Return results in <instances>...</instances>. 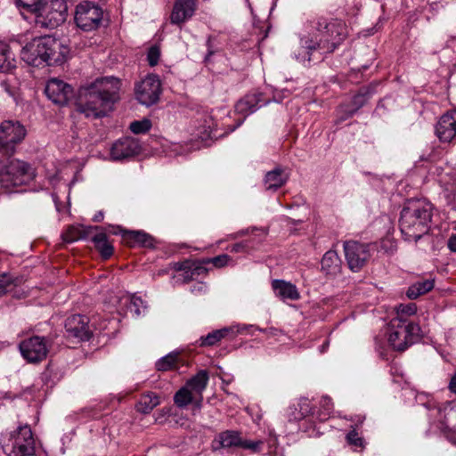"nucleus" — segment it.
Wrapping results in <instances>:
<instances>
[{
	"instance_id": "nucleus-1",
	"label": "nucleus",
	"mask_w": 456,
	"mask_h": 456,
	"mask_svg": "<svg viewBox=\"0 0 456 456\" xmlns=\"http://www.w3.org/2000/svg\"><path fill=\"white\" fill-rule=\"evenodd\" d=\"M119 89L120 81L114 77L97 78L79 88L77 109L87 118L106 116L118 100Z\"/></svg>"
},
{
	"instance_id": "nucleus-2",
	"label": "nucleus",
	"mask_w": 456,
	"mask_h": 456,
	"mask_svg": "<svg viewBox=\"0 0 456 456\" xmlns=\"http://www.w3.org/2000/svg\"><path fill=\"white\" fill-rule=\"evenodd\" d=\"M308 35L300 38L301 48L295 59L298 61H310L314 51L332 53L346 37L347 29L339 20L328 22L320 18L310 22Z\"/></svg>"
},
{
	"instance_id": "nucleus-3",
	"label": "nucleus",
	"mask_w": 456,
	"mask_h": 456,
	"mask_svg": "<svg viewBox=\"0 0 456 456\" xmlns=\"http://www.w3.org/2000/svg\"><path fill=\"white\" fill-rule=\"evenodd\" d=\"M423 331L418 323L406 318L395 317L376 337V348L381 357L387 356L386 344L394 350L404 351L416 343Z\"/></svg>"
},
{
	"instance_id": "nucleus-4",
	"label": "nucleus",
	"mask_w": 456,
	"mask_h": 456,
	"mask_svg": "<svg viewBox=\"0 0 456 456\" xmlns=\"http://www.w3.org/2000/svg\"><path fill=\"white\" fill-rule=\"evenodd\" d=\"M68 50L52 37H36L26 44L20 51V58L34 67L61 64Z\"/></svg>"
},
{
	"instance_id": "nucleus-5",
	"label": "nucleus",
	"mask_w": 456,
	"mask_h": 456,
	"mask_svg": "<svg viewBox=\"0 0 456 456\" xmlns=\"http://www.w3.org/2000/svg\"><path fill=\"white\" fill-rule=\"evenodd\" d=\"M432 205L425 200L409 202L402 210L400 230L404 239L417 241L429 230Z\"/></svg>"
},
{
	"instance_id": "nucleus-6",
	"label": "nucleus",
	"mask_w": 456,
	"mask_h": 456,
	"mask_svg": "<svg viewBox=\"0 0 456 456\" xmlns=\"http://www.w3.org/2000/svg\"><path fill=\"white\" fill-rule=\"evenodd\" d=\"M1 447L7 456H32L35 453V439L28 425L20 426L13 432L2 434Z\"/></svg>"
},
{
	"instance_id": "nucleus-7",
	"label": "nucleus",
	"mask_w": 456,
	"mask_h": 456,
	"mask_svg": "<svg viewBox=\"0 0 456 456\" xmlns=\"http://www.w3.org/2000/svg\"><path fill=\"white\" fill-rule=\"evenodd\" d=\"M35 175V170L28 163L13 159L0 168V186L12 191L13 188L33 180Z\"/></svg>"
},
{
	"instance_id": "nucleus-8",
	"label": "nucleus",
	"mask_w": 456,
	"mask_h": 456,
	"mask_svg": "<svg viewBox=\"0 0 456 456\" xmlns=\"http://www.w3.org/2000/svg\"><path fill=\"white\" fill-rule=\"evenodd\" d=\"M67 12L65 0H44L35 13V24L42 28H55L66 20Z\"/></svg>"
},
{
	"instance_id": "nucleus-9",
	"label": "nucleus",
	"mask_w": 456,
	"mask_h": 456,
	"mask_svg": "<svg viewBox=\"0 0 456 456\" xmlns=\"http://www.w3.org/2000/svg\"><path fill=\"white\" fill-rule=\"evenodd\" d=\"M27 131L19 121L5 120L0 125V163L15 152V145L26 136Z\"/></svg>"
},
{
	"instance_id": "nucleus-10",
	"label": "nucleus",
	"mask_w": 456,
	"mask_h": 456,
	"mask_svg": "<svg viewBox=\"0 0 456 456\" xmlns=\"http://www.w3.org/2000/svg\"><path fill=\"white\" fill-rule=\"evenodd\" d=\"M161 92V82L159 76L155 74H148L134 86L136 100L147 107L159 102Z\"/></svg>"
},
{
	"instance_id": "nucleus-11",
	"label": "nucleus",
	"mask_w": 456,
	"mask_h": 456,
	"mask_svg": "<svg viewBox=\"0 0 456 456\" xmlns=\"http://www.w3.org/2000/svg\"><path fill=\"white\" fill-rule=\"evenodd\" d=\"M103 11L97 4L85 1L77 5L75 21L81 29L91 31L100 26Z\"/></svg>"
},
{
	"instance_id": "nucleus-12",
	"label": "nucleus",
	"mask_w": 456,
	"mask_h": 456,
	"mask_svg": "<svg viewBox=\"0 0 456 456\" xmlns=\"http://www.w3.org/2000/svg\"><path fill=\"white\" fill-rule=\"evenodd\" d=\"M50 346L51 342L47 338L33 336L22 340L19 345V349L28 362L37 363L46 358Z\"/></svg>"
},
{
	"instance_id": "nucleus-13",
	"label": "nucleus",
	"mask_w": 456,
	"mask_h": 456,
	"mask_svg": "<svg viewBox=\"0 0 456 456\" xmlns=\"http://www.w3.org/2000/svg\"><path fill=\"white\" fill-rule=\"evenodd\" d=\"M344 251L348 267L353 272H359L370 256L368 245L354 240L346 241Z\"/></svg>"
},
{
	"instance_id": "nucleus-14",
	"label": "nucleus",
	"mask_w": 456,
	"mask_h": 456,
	"mask_svg": "<svg viewBox=\"0 0 456 456\" xmlns=\"http://www.w3.org/2000/svg\"><path fill=\"white\" fill-rule=\"evenodd\" d=\"M45 92L48 99L58 105H66L75 95L73 87L58 78L49 79Z\"/></svg>"
},
{
	"instance_id": "nucleus-15",
	"label": "nucleus",
	"mask_w": 456,
	"mask_h": 456,
	"mask_svg": "<svg viewBox=\"0 0 456 456\" xmlns=\"http://www.w3.org/2000/svg\"><path fill=\"white\" fill-rule=\"evenodd\" d=\"M209 379L208 372L201 370L191 377L175 395L173 399H195L200 396Z\"/></svg>"
},
{
	"instance_id": "nucleus-16",
	"label": "nucleus",
	"mask_w": 456,
	"mask_h": 456,
	"mask_svg": "<svg viewBox=\"0 0 456 456\" xmlns=\"http://www.w3.org/2000/svg\"><path fill=\"white\" fill-rule=\"evenodd\" d=\"M142 150L139 141L133 137H123L116 141L110 148V158L114 161L129 159L140 153Z\"/></svg>"
},
{
	"instance_id": "nucleus-17",
	"label": "nucleus",
	"mask_w": 456,
	"mask_h": 456,
	"mask_svg": "<svg viewBox=\"0 0 456 456\" xmlns=\"http://www.w3.org/2000/svg\"><path fill=\"white\" fill-rule=\"evenodd\" d=\"M252 330H258L260 332H267V330H264L254 325H236L232 327H225L209 332L207 336H202L198 343L200 346H214L222 338L228 336L230 333H232V335L243 333L245 331L252 333Z\"/></svg>"
},
{
	"instance_id": "nucleus-18",
	"label": "nucleus",
	"mask_w": 456,
	"mask_h": 456,
	"mask_svg": "<svg viewBox=\"0 0 456 456\" xmlns=\"http://www.w3.org/2000/svg\"><path fill=\"white\" fill-rule=\"evenodd\" d=\"M89 319L86 315L73 314L65 321V330L69 338H77L78 341H86L92 336L89 326Z\"/></svg>"
},
{
	"instance_id": "nucleus-19",
	"label": "nucleus",
	"mask_w": 456,
	"mask_h": 456,
	"mask_svg": "<svg viewBox=\"0 0 456 456\" xmlns=\"http://www.w3.org/2000/svg\"><path fill=\"white\" fill-rule=\"evenodd\" d=\"M113 234H120L126 244L129 247L142 246L150 248L153 246V239L142 231H126L120 226H112Z\"/></svg>"
},
{
	"instance_id": "nucleus-20",
	"label": "nucleus",
	"mask_w": 456,
	"mask_h": 456,
	"mask_svg": "<svg viewBox=\"0 0 456 456\" xmlns=\"http://www.w3.org/2000/svg\"><path fill=\"white\" fill-rule=\"evenodd\" d=\"M436 134L444 142L456 139V110L447 112L440 118L436 126Z\"/></svg>"
},
{
	"instance_id": "nucleus-21",
	"label": "nucleus",
	"mask_w": 456,
	"mask_h": 456,
	"mask_svg": "<svg viewBox=\"0 0 456 456\" xmlns=\"http://www.w3.org/2000/svg\"><path fill=\"white\" fill-rule=\"evenodd\" d=\"M196 0H175L170 15L172 24L181 25L190 20L196 11Z\"/></svg>"
},
{
	"instance_id": "nucleus-22",
	"label": "nucleus",
	"mask_w": 456,
	"mask_h": 456,
	"mask_svg": "<svg viewBox=\"0 0 456 456\" xmlns=\"http://www.w3.org/2000/svg\"><path fill=\"white\" fill-rule=\"evenodd\" d=\"M119 308L124 314H131L132 317L143 315L147 309L146 303L135 295H124L119 299Z\"/></svg>"
},
{
	"instance_id": "nucleus-23",
	"label": "nucleus",
	"mask_w": 456,
	"mask_h": 456,
	"mask_svg": "<svg viewBox=\"0 0 456 456\" xmlns=\"http://www.w3.org/2000/svg\"><path fill=\"white\" fill-rule=\"evenodd\" d=\"M262 94H248L240 100L235 105V110L242 115H249L264 105H266L269 101L263 102L261 100Z\"/></svg>"
},
{
	"instance_id": "nucleus-24",
	"label": "nucleus",
	"mask_w": 456,
	"mask_h": 456,
	"mask_svg": "<svg viewBox=\"0 0 456 456\" xmlns=\"http://www.w3.org/2000/svg\"><path fill=\"white\" fill-rule=\"evenodd\" d=\"M272 288L274 294L283 301H296L300 298V293L297 288L289 281H286L284 280H273L272 281Z\"/></svg>"
},
{
	"instance_id": "nucleus-25",
	"label": "nucleus",
	"mask_w": 456,
	"mask_h": 456,
	"mask_svg": "<svg viewBox=\"0 0 456 456\" xmlns=\"http://www.w3.org/2000/svg\"><path fill=\"white\" fill-rule=\"evenodd\" d=\"M368 99V93L360 91L357 94H355L353 97L351 102L352 106L341 105L339 107V119L346 120L352 117L360 108H362L367 102Z\"/></svg>"
},
{
	"instance_id": "nucleus-26",
	"label": "nucleus",
	"mask_w": 456,
	"mask_h": 456,
	"mask_svg": "<svg viewBox=\"0 0 456 456\" xmlns=\"http://www.w3.org/2000/svg\"><path fill=\"white\" fill-rule=\"evenodd\" d=\"M341 260L335 250L327 251L322 259V270L327 275H336L340 272Z\"/></svg>"
},
{
	"instance_id": "nucleus-27",
	"label": "nucleus",
	"mask_w": 456,
	"mask_h": 456,
	"mask_svg": "<svg viewBox=\"0 0 456 456\" xmlns=\"http://www.w3.org/2000/svg\"><path fill=\"white\" fill-rule=\"evenodd\" d=\"M241 438L238 432L227 430L218 435L217 438L214 441L213 447L216 450L219 447L231 448L240 447Z\"/></svg>"
},
{
	"instance_id": "nucleus-28",
	"label": "nucleus",
	"mask_w": 456,
	"mask_h": 456,
	"mask_svg": "<svg viewBox=\"0 0 456 456\" xmlns=\"http://www.w3.org/2000/svg\"><path fill=\"white\" fill-rule=\"evenodd\" d=\"M288 180V175L281 168H275L265 175V184L267 190L276 191L283 186Z\"/></svg>"
},
{
	"instance_id": "nucleus-29",
	"label": "nucleus",
	"mask_w": 456,
	"mask_h": 456,
	"mask_svg": "<svg viewBox=\"0 0 456 456\" xmlns=\"http://www.w3.org/2000/svg\"><path fill=\"white\" fill-rule=\"evenodd\" d=\"M16 68V61L12 57L9 45L0 41V72L8 73Z\"/></svg>"
},
{
	"instance_id": "nucleus-30",
	"label": "nucleus",
	"mask_w": 456,
	"mask_h": 456,
	"mask_svg": "<svg viewBox=\"0 0 456 456\" xmlns=\"http://www.w3.org/2000/svg\"><path fill=\"white\" fill-rule=\"evenodd\" d=\"M95 248L100 252L101 256L107 259L113 254V246L109 242L107 235L104 232L95 234L92 239Z\"/></svg>"
},
{
	"instance_id": "nucleus-31",
	"label": "nucleus",
	"mask_w": 456,
	"mask_h": 456,
	"mask_svg": "<svg viewBox=\"0 0 456 456\" xmlns=\"http://www.w3.org/2000/svg\"><path fill=\"white\" fill-rule=\"evenodd\" d=\"M434 288L433 280L419 281L412 284L407 290L409 298H417L419 296L430 291Z\"/></svg>"
},
{
	"instance_id": "nucleus-32",
	"label": "nucleus",
	"mask_w": 456,
	"mask_h": 456,
	"mask_svg": "<svg viewBox=\"0 0 456 456\" xmlns=\"http://www.w3.org/2000/svg\"><path fill=\"white\" fill-rule=\"evenodd\" d=\"M178 358L179 352L173 351L157 361L156 369L159 371H167L175 369L176 367Z\"/></svg>"
},
{
	"instance_id": "nucleus-33",
	"label": "nucleus",
	"mask_w": 456,
	"mask_h": 456,
	"mask_svg": "<svg viewBox=\"0 0 456 456\" xmlns=\"http://www.w3.org/2000/svg\"><path fill=\"white\" fill-rule=\"evenodd\" d=\"M44 0H14L16 6L20 10L36 13Z\"/></svg>"
},
{
	"instance_id": "nucleus-34",
	"label": "nucleus",
	"mask_w": 456,
	"mask_h": 456,
	"mask_svg": "<svg viewBox=\"0 0 456 456\" xmlns=\"http://www.w3.org/2000/svg\"><path fill=\"white\" fill-rule=\"evenodd\" d=\"M151 127V123L149 119L135 120L130 124V130L135 134H144Z\"/></svg>"
},
{
	"instance_id": "nucleus-35",
	"label": "nucleus",
	"mask_w": 456,
	"mask_h": 456,
	"mask_svg": "<svg viewBox=\"0 0 456 456\" xmlns=\"http://www.w3.org/2000/svg\"><path fill=\"white\" fill-rule=\"evenodd\" d=\"M62 237L66 242L70 243V242H73V241L82 239L83 234L79 228L75 227V226H70L67 230V232L62 235Z\"/></svg>"
},
{
	"instance_id": "nucleus-36",
	"label": "nucleus",
	"mask_w": 456,
	"mask_h": 456,
	"mask_svg": "<svg viewBox=\"0 0 456 456\" xmlns=\"http://www.w3.org/2000/svg\"><path fill=\"white\" fill-rule=\"evenodd\" d=\"M416 311H417V307H416V305L413 303H410V304H406V305L401 304L396 307V314H397L396 317L405 318L404 316L412 315L416 313Z\"/></svg>"
},
{
	"instance_id": "nucleus-37",
	"label": "nucleus",
	"mask_w": 456,
	"mask_h": 456,
	"mask_svg": "<svg viewBox=\"0 0 456 456\" xmlns=\"http://www.w3.org/2000/svg\"><path fill=\"white\" fill-rule=\"evenodd\" d=\"M160 57L159 48L156 45L150 47L147 53V61L150 66L153 67L158 64Z\"/></svg>"
},
{
	"instance_id": "nucleus-38",
	"label": "nucleus",
	"mask_w": 456,
	"mask_h": 456,
	"mask_svg": "<svg viewBox=\"0 0 456 456\" xmlns=\"http://www.w3.org/2000/svg\"><path fill=\"white\" fill-rule=\"evenodd\" d=\"M159 403H154V401H139L135 408L138 411L142 413H149L154 407H156Z\"/></svg>"
},
{
	"instance_id": "nucleus-39",
	"label": "nucleus",
	"mask_w": 456,
	"mask_h": 456,
	"mask_svg": "<svg viewBox=\"0 0 456 456\" xmlns=\"http://www.w3.org/2000/svg\"><path fill=\"white\" fill-rule=\"evenodd\" d=\"M230 260H232V258L228 255L224 254L209 259L208 262H211L216 267H223L225 266Z\"/></svg>"
},
{
	"instance_id": "nucleus-40",
	"label": "nucleus",
	"mask_w": 456,
	"mask_h": 456,
	"mask_svg": "<svg viewBox=\"0 0 456 456\" xmlns=\"http://www.w3.org/2000/svg\"><path fill=\"white\" fill-rule=\"evenodd\" d=\"M175 269L177 271H183L184 281H189L190 271H191V263L190 262L177 263L175 265Z\"/></svg>"
},
{
	"instance_id": "nucleus-41",
	"label": "nucleus",
	"mask_w": 456,
	"mask_h": 456,
	"mask_svg": "<svg viewBox=\"0 0 456 456\" xmlns=\"http://www.w3.org/2000/svg\"><path fill=\"white\" fill-rule=\"evenodd\" d=\"M12 283V278L6 273L0 274V290L6 289Z\"/></svg>"
},
{
	"instance_id": "nucleus-42",
	"label": "nucleus",
	"mask_w": 456,
	"mask_h": 456,
	"mask_svg": "<svg viewBox=\"0 0 456 456\" xmlns=\"http://www.w3.org/2000/svg\"><path fill=\"white\" fill-rule=\"evenodd\" d=\"M191 291L194 294H203L207 291V285L204 282H196L191 287Z\"/></svg>"
},
{
	"instance_id": "nucleus-43",
	"label": "nucleus",
	"mask_w": 456,
	"mask_h": 456,
	"mask_svg": "<svg viewBox=\"0 0 456 456\" xmlns=\"http://www.w3.org/2000/svg\"><path fill=\"white\" fill-rule=\"evenodd\" d=\"M347 441L354 445L361 446L362 444V438L358 437L355 432H351L347 435Z\"/></svg>"
},
{
	"instance_id": "nucleus-44",
	"label": "nucleus",
	"mask_w": 456,
	"mask_h": 456,
	"mask_svg": "<svg viewBox=\"0 0 456 456\" xmlns=\"http://www.w3.org/2000/svg\"><path fill=\"white\" fill-rule=\"evenodd\" d=\"M205 272V268L203 266H200V265H197V266H192L191 265V271H190V277H189V281L190 280H192L194 275H200L201 273H203Z\"/></svg>"
},
{
	"instance_id": "nucleus-45",
	"label": "nucleus",
	"mask_w": 456,
	"mask_h": 456,
	"mask_svg": "<svg viewBox=\"0 0 456 456\" xmlns=\"http://www.w3.org/2000/svg\"><path fill=\"white\" fill-rule=\"evenodd\" d=\"M248 249V244L247 242H239L232 246L231 251L232 252H244Z\"/></svg>"
},
{
	"instance_id": "nucleus-46",
	"label": "nucleus",
	"mask_w": 456,
	"mask_h": 456,
	"mask_svg": "<svg viewBox=\"0 0 456 456\" xmlns=\"http://www.w3.org/2000/svg\"><path fill=\"white\" fill-rule=\"evenodd\" d=\"M259 444H260L259 442L243 441L241 439V444H240V447L256 450Z\"/></svg>"
},
{
	"instance_id": "nucleus-47",
	"label": "nucleus",
	"mask_w": 456,
	"mask_h": 456,
	"mask_svg": "<svg viewBox=\"0 0 456 456\" xmlns=\"http://www.w3.org/2000/svg\"><path fill=\"white\" fill-rule=\"evenodd\" d=\"M448 389L451 393L456 395V372L450 379Z\"/></svg>"
},
{
	"instance_id": "nucleus-48",
	"label": "nucleus",
	"mask_w": 456,
	"mask_h": 456,
	"mask_svg": "<svg viewBox=\"0 0 456 456\" xmlns=\"http://www.w3.org/2000/svg\"><path fill=\"white\" fill-rule=\"evenodd\" d=\"M448 248L452 251L456 252V234H452L448 240Z\"/></svg>"
},
{
	"instance_id": "nucleus-49",
	"label": "nucleus",
	"mask_w": 456,
	"mask_h": 456,
	"mask_svg": "<svg viewBox=\"0 0 456 456\" xmlns=\"http://www.w3.org/2000/svg\"><path fill=\"white\" fill-rule=\"evenodd\" d=\"M175 402L176 403L178 408L183 409V408L187 407V405L190 403H192L193 401H183V400H181V401H175Z\"/></svg>"
},
{
	"instance_id": "nucleus-50",
	"label": "nucleus",
	"mask_w": 456,
	"mask_h": 456,
	"mask_svg": "<svg viewBox=\"0 0 456 456\" xmlns=\"http://www.w3.org/2000/svg\"><path fill=\"white\" fill-rule=\"evenodd\" d=\"M103 219V213L102 211L94 215L93 220L94 222H101Z\"/></svg>"
},
{
	"instance_id": "nucleus-51",
	"label": "nucleus",
	"mask_w": 456,
	"mask_h": 456,
	"mask_svg": "<svg viewBox=\"0 0 456 456\" xmlns=\"http://www.w3.org/2000/svg\"><path fill=\"white\" fill-rule=\"evenodd\" d=\"M149 397L150 400H152V399H159V397L154 394H151V395H147Z\"/></svg>"
},
{
	"instance_id": "nucleus-52",
	"label": "nucleus",
	"mask_w": 456,
	"mask_h": 456,
	"mask_svg": "<svg viewBox=\"0 0 456 456\" xmlns=\"http://www.w3.org/2000/svg\"><path fill=\"white\" fill-rule=\"evenodd\" d=\"M328 345H329V342H328V341H326V342L322 346V347H321V352H324V351H325V349H326V347L328 346Z\"/></svg>"
},
{
	"instance_id": "nucleus-53",
	"label": "nucleus",
	"mask_w": 456,
	"mask_h": 456,
	"mask_svg": "<svg viewBox=\"0 0 456 456\" xmlns=\"http://www.w3.org/2000/svg\"><path fill=\"white\" fill-rule=\"evenodd\" d=\"M246 2H247V4H248V8H249L250 10H252V7H251V4H250L249 1H248V0H246Z\"/></svg>"
},
{
	"instance_id": "nucleus-54",
	"label": "nucleus",
	"mask_w": 456,
	"mask_h": 456,
	"mask_svg": "<svg viewBox=\"0 0 456 456\" xmlns=\"http://www.w3.org/2000/svg\"><path fill=\"white\" fill-rule=\"evenodd\" d=\"M246 232H247L242 231V232H240V235H242V234H245Z\"/></svg>"
},
{
	"instance_id": "nucleus-55",
	"label": "nucleus",
	"mask_w": 456,
	"mask_h": 456,
	"mask_svg": "<svg viewBox=\"0 0 456 456\" xmlns=\"http://www.w3.org/2000/svg\"><path fill=\"white\" fill-rule=\"evenodd\" d=\"M210 54H212V52H209V54L206 57V60H208V56H209Z\"/></svg>"
}]
</instances>
